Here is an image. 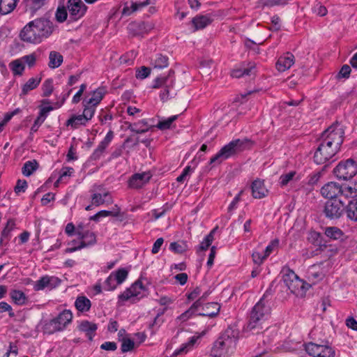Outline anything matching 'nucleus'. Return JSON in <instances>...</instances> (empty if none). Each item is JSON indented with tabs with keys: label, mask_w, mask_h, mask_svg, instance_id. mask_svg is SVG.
<instances>
[{
	"label": "nucleus",
	"mask_w": 357,
	"mask_h": 357,
	"mask_svg": "<svg viewBox=\"0 0 357 357\" xmlns=\"http://www.w3.org/2000/svg\"><path fill=\"white\" fill-rule=\"evenodd\" d=\"M344 139V130L338 123H335L326 129L318 139L313 160L317 165H324L333 160L340 151Z\"/></svg>",
	"instance_id": "nucleus-1"
},
{
	"label": "nucleus",
	"mask_w": 357,
	"mask_h": 357,
	"mask_svg": "<svg viewBox=\"0 0 357 357\" xmlns=\"http://www.w3.org/2000/svg\"><path fill=\"white\" fill-rule=\"evenodd\" d=\"M53 31V22L40 17L26 24L20 31L19 37L24 43L37 45L49 38Z\"/></svg>",
	"instance_id": "nucleus-2"
},
{
	"label": "nucleus",
	"mask_w": 357,
	"mask_h": 357,
	"mask_svg": "<svg viewBox=\"0 0 357 357\" xmlns=\"http://www.w3.org/2000/svg\"><path fill=\"white\" fill-rule=\"evenodd\" d=\"M240 332L236 325L228 326L212 344L209 357H228L236 349L240 337Z\"/></svg>",
	"instance_id": "nucleus-3"
},
{
	"label": "nucleus",
	"mask_w": 357,
	"mask_h": 357,
	"mask_svg": "<svg viewBox=\"0 0 357 357\" xmlns=\"http://www.w3.org/2000/svg\"><path fill=\"white\" fill-rule=\"evenodd\" d=\"M245 149V139H236L225 145L213 156L209 164L213 167L221 164L225 160L237 155Z\"/></svg>",
	"instance_id": "nucleus-4"
},
{
	"label": "nucleus",
	"mask_w": 357,
	"mask_h": 357,
	"mask_svg": "<svg viewBox=\"0 0 357 357\" xmlns=\"http://www.w3.org/2000/svg\"><path fill=\"white\" fill-rule=\"evenodd\" d=\"M73 315L70 310H63L56 317L42 322V331L44 333L52 335L64 331L72 322Z\"/></svg>",
	"instance_id": "nucleus-5"
},
{
	"label": "nucleus",
	"mask_w": 357,
	"mask_h": 357,
	"mask_svg": "<svg viewBox=\"0 0 357 357\" xmlns=\"http://www.w3.org/2000/svg\"><path fill=\"white\" fill-rule=\"evenodd\" d=\"M282 279L285 286L297 296H303L310 287V284L301 280L289 267L284 266L282 270Z\"/></svg>",
	"instance_id": "nucleus-6"
},
{
	"label": "nucleus",
	"mask_w": 357,
	"mask_h": 357,
	"mask_svg": "<svg viewBox=\"0 0 357 357\" xmlns=\"http://www.w3.org/2000/svg\"><path fill=\"white\" fill-rule=\"evenodd\" d=\"M333 174L339 180H351L357 174V163L351 158L340 161L334 168Z\"/></svg>",
	"instance_id": "nucleus-7"
},
{
	"label": "nucleus",
	"mask_w": 357,
	"mask_h": 357,
	"mask_svg": "<svg viewBox=\"0 0 357 357\" xmlns=\"http://www.w3.org/2000/svg\"><path fill=\"white\" fill-rule=\"evenodd\" d=\"M268 312V308L266 306L264 299H260L251 311L250 320L247 324V331L258 328L260 325V321Z\"/></svg>",
	"instance_id": "nucleus-8"
},
{
	"label": "nucleus",
	"mask_w": 357,
	"mask_h": 357,
	"mask_svg": "<svg viewBox=\"0 0 357 357\" xmlns=\"http://www.w3.org/2000/svg\"><path fill=\"white\" fill-rule=\"evenodd\" d=\"M144 291L145 287L141 281L137 280L121 293L119 296V298L121 301H130L131 303H135L144 296Z\"/></svg>",
	"instance_id": "nucleus-9"
},
{
	"label": "nucleus",
	"mask_w": 357,
	"mask_h": 357,
	"mask_svg": "<svg viewBox=\"0 0 357 357\" xmlns=\"http://www.w3.org/2000/svg\"><path fill=\"white\" fill-rule=\"evenodd\" d=\"M344 210V204L340 199H332L326 202L324 213L326 218L334 220L340 218Z\"/></svg>",
	"instance_id": "nucleus-10"
},
{
	"label": "nucleus",
	"mask_w": 357,
	"mask_h": 357,
	"mask_svg": "<svg viewBox=\"0 0 357 357\" xmlns=\"http://www.w3.org/2000/svg\"><path fill=\"white\" fill-rule=\"evenodd\" d=\"M306 352L313 357H335V351L328 344L309 342L305 344Z\"/></svg>",
	"instance_id": "nucleus-11"
},
{
	"label": "nucleus",
	"mask_w": 357,
	"mask_h": 357,
	"mask_svg": "<svg viewBox=\"0 0 357 357\" xmlns=\"http://www.w3.org/2000/svg\"><path fill=\"white\" fill-rule=\"evenodd\" d=\"M61 283V280L58 277L45 275L34 282L33 289L36 291H43L45 289L51 291L59 287Z\"/></svg>",
	"instance_id": "nucleus-12"
},
{
	"label": "nucleus",
	"mask_w": 357,
	"mask_h": 357,
	"mask_svg": "<svg viewBox=\"0 0 357 357\" xmlns=\"http://www.w3.org/2000/svg\"><path fill=\"white\" fill-rule=\"evenodd\" d=\"M172 73L174 72L170 70L168 76L157 77L155 80V84L153 85L154 88L162 87V89L160 93V98L162 102L168 100L169 96V89L172 87L174 84V80L171 77Z\"/></svg>",
	"instance_id": "nucleus-13"
},
{
	"label": "nucleus",
	"mask_w": 357,
	"mask_h": 357,
	"mask_svg": "<svg viewBox=\"0 0 357 357\" xmlns=\"http://www.w3.org/2000/svg\"><path fill=\"white\" fill-rule=\"evenodd\" d=\"M68 8L70 13V18L72 20H77L86 13L87 6L82 0H69Z\"/></svg>",
	"instance_id": "nucleus-14"
},
{
	"label": "nucleus",
	"mask_w": 357,
	"mask_h": 357,
	"mask_svg": "<svg viewBox=\"0 0 357 357\" xmlns=\"http://www.w3.org/2000/svg\"><path fill=\"white\" fill-rule=\"evenodd\" d=\"M321 195L328 199H337L341 195L342 185L337 182H328L320 190Z\"/></svg>",
	"instance_id": "nucleus-15"
},
{
	"label": "nucleus",
	"mask_w": 357,
	"mask_h": 357,
	"mask_svg": "<svg viewBox=\"0 0 357 357\" xmlns=\"http://www.w3.org/2000/svg\"><path fill=\"white\" fill-rule=\"evenodd\" d=\"M151 177L150 174L147 172L135 174L128 181V187L133 189L141 188L149 181Z\"/></svg>",
	"instance_id": "nucleus-16"
},
{
	"label": "nucleus",
	"mask_w": 357,
	"mask_h": 357,
	"mask_svg": "<svg viewBox=\"0 0 357 357\" xmlns=\"http://www.w3.org/2000/svg\"><path fill=\"white\" fill-rule=\"evenodd\" d=\"M295 62L294 56L290 52H286L280 56L275 64L276 69L279 72H284L289 69Z\"/></svg>",
	"instance_id": "nucleus-17"
},
{
	"label": "nucleus",
	"mask_w": 357,
	"mask_h": 357,
	"mask_svg": "<svg viewBox=\"0 0 357 357\" xmlns=\"http://www.w3.org/2000/svg\"><path fill=\"white\" fill-rule=\"evenodd\" d=\"M113 199L109 192L104 191L102 192H93L91 195V203L95 206H99L100 205L107 204H112Z\"/></svg>",
	"instance_id": "nucleus-18"
},
{
	"label": "nucleus",
	"mask_w": 357,
	"mask_h": 357,
	"mask_svg": "<svg viewBox=\"0 0 357 357\" xmlns=\"http://www.w3.org/2000/svg\"><path fill=\"white\" fill-rule=\"evenodd\" d=\"M252 195L255 199H262L268 194L264 181L259 179L254 181L251 185Z\"/></svg>",
	"instance_id": "nucleus-19"
},
{
	"label": "nucleus",
	"mask_w": 357,
	"mask_h": 357,
	"mask_svg": "<svg viewBox=\"0 0 357 357\" xmlns=\"http://www.w3.org/2000/svg\"><path fill=\"white\" fill-rule=\"evenodd\" d=\"M77 328L79 331L85 333L89 340H92L96 334L98 326L94 323L90 322L87 320H83L79 322Z\"/></svg>",
	"instance_id": "nucleus-20"
},
{
	"label": "nucleus",
	"mask_w": 357,
	"mask_h": 357,
	"mask_svg": "<svg viewBox=\"0 0 357 357\" xmlns=\"http://www.w3.org/2000/svg\"><path fill=\"white\" fill-rule=\"evenodd\" d=\"M213 19L209 15H198L192 18V24L194 26V31L203 29L211 24Z\"/></svg>",
	"instance_id": "nucleus-21"
},
{
	"label": "nucleus",
	"mask_w": 357,
	"mask_h": 357,
	"mask_svg": "<svg viewBox=\"0 0 357 357\" xmlns=\"http://www.w3.org/2000/svg\"><path fill=\"white\" fill-rule=\"evenodd\" d=\"M220 310V306L218 303L211 302L208 303L202 307V312H199L197 314L202 317H215Z\"/></svg>",
	"instance_id": "nucleus-22"
},
{
	"label": "nucleus",
	"mask_w": 357,
	"mask_h": 357,
	"mask_svg": "<svg viewBox=\"0 0 357 357\" xmlns=\"http://www.w3.org/2000/svg\"><path fill=\"white\" fill-rule=\"evenodd\" d=\"M105 94V89L102 88H98L93 91L91 98H89V99H84L83 102H85L86 105H90L91 106L96 107V106L102 100Z\"/></svg>",
	"instance_id": "nucleus-23"
},
{
	"label": "nucleus",
	"mask_w": 357,
	"mask_h": 357,
	"mask_svg": "<svg viewBox=\"0 0 357 357\" xmlns=\"http://www.w3.org/2000/svg\"><path fill=\"white\" fill-rule=\"evenodd\" d=\"M199 338V336L191 337L188 342L181 344L179 349H176L174 351L172 356H177L178 355L187 354L188 351H191L193 349L195 344H196Z\"/></svg>",
	"instance_id": "nucleus-24"
},
{
	"label": "nucleus",
	"mask_w": 357,
	"mask_h": 357,
	"mask_svg": "<svg viewBox=\"0 0 357 357\" xmlns=\"http://www.w3.org/2000/svg\"><path fill=\"white\" fill-rule=\"evenodd\" d=\"M218 229V227H215L209 232L208 235L206 236V237L204 238V240L201 242L199 245L196 249L197 253H199V252L206 251L208 249V248L210 247V245H211L212 242L214 240V234Z\"/></svg>",
	"instance_id": "nucleus-25"
},
{
	"label": "nucleus",
	"mask_w": 357,
	"mask_h": 357,
	"mask_svg": "<svg viewBox=\"0 0 357 357\" xmlns=\"http://www.w3.org/2000/svg\"><path fill=\"white\" fill-rule=\"evenodd\" d=\"M76 309L80 312H86L89 311L91 303V301L84 296H78L75 301Z\"/></svg>",
	"instance_id": "nucleus-26"
},
{
	"label": "nucleus",
	"mask_w": 357,
	"mask_h": 357,
	"mask_svg": "<svg viewBox=\"0 0 357 357\" xmlns=\"http://www.w3.org/2000/svg\"><path fill=\"white\" fill-rule=\"evenodd\" d=\"M87 121L82 114L72 115L66 121V126H70L73 129L78 128L81 126H86Z\"/></svg>",
	"instance_id": "nucleus-27"
},
{
	"label": "nucleus",
	"mask_w": 357,
	"mask_h": 357,
	"mask_svg": "<svg viewBox=\"0 0 357 357\" xmlns=\"http://www.w3.org/2000/svg\"><path fill=\"white\" fill-rule=\"evenodd\" d=\"M128 31L132 36L142 35L144 31V23L142 22H132L128 25Z\"/></svg>",
	"instance_id": "nucleus-28"
},
{
	"label": "nucleus",
	"mask_w": 357,
	"mask_h": 357,
	"mask_svg": "<svg viewBox=\"0 0 357 357\" xmlns=\"http://www.w3.org/2000/svg\"><path fill=\"white\" fill-rule=\"evenodd\" d=\"M169 59L162 54H156L151 59V64L154 68L162 69L167 67Z\"/></svg>",
	"instance_id": "nucleus-29"
},
{
	"label": "nucleus",
	"mask_w": 357,
	"mask_h": 357,
	"mask_svg": "<svg viewBox=\"0 0 357 357\" xmlns=\"http://www.w3.org/2000/svg\"><path fill=\"white\" fill-rule=\"evenodd\" d=\"M10 296L15 304L23 305L27 301L26 294L20 290L12 289L10 291Z\"/></svg>",
	"instance_id": "nucleus-30"
},
{
	"label": "nucleus",
	"mask_w": 357,
	"mask_h": 357,
	"mask_svg": "<svg viewBox=\"0 0 357 357\" xmlns=\"http://www.w3.org/2000/svg\"><path fill=\"white\" fill-rule=\"evenodd\" d=\"M128 128L132 132L137 134L145 133L149 130V127H147V122L145 119H142L137 123L133 124L130 123Z\"/></svg>",
	"instance_id": "nucleus-31"
},
{
	"label": "nucleus",
	"mask_w": 357,
	"mask_h": 357,
	"mask_svg": "<svg viewBox=\"0 0 357 357\" xmlns=\"http://www.w3.org/2000/svg\"><path fill=\"white\" fill-rule=\"evenodd\" d=\"M63 60V57L59 52L51 51L49 54L48 66L50 68H56L61 65Z\"/></svg>",
	"instance_id": "nucleus-32"
},
{
	"label": "nucleus",
	"mask_w": 357,
	"mask_h": 357,
	"mask_svg": "<svg viewBox=\"0 0 357 357\" xmlns=\"http://www.w3.org/2000/svg\"><path fill=\"white\" fill-rule=\"evenodd\" d=\"M347 217L354 222H357V199L351 200L345 207Z\"/></svg>",
	"instance_id": "nucleus-33"
},
{
	"label": "nucleus",
	"mask_w": 357,
	"mask_h": 357,
	"mask_svg": "<svg viewBox=\"0 0 357 357\" xmlns=\"http://www.w3.org/2000/svg\"><path fill=\"white\" fill-rule=\"evenodd\" d=\"M17 0H0V13L6 15L11 13L16 7Z\"/></svg>",
	"instance_id": "nucleus-34"
},
{
	"label": "nucleus",
	"mask_w": 357,
	"mask_h": 357,
	"mask_svg": "<svg viewBox=\"0 0 357 357\" xmlns=\"http://www.w3.org/2000/svg\"><path fill=\"white\" fill-rule=\"evenodd\" d=\"M38 167V162L36 160L26 161L22 168V173L25 176H30Z\"/></svg>",
	"instance_id": "nucleus-35"
},
{
	"label": "nucleus",
	"mask_w": 357,
	"mask_h": 357,
	"mask_svg": "<svg viewBox=\"0 0 357 357\" xmlns=\"http://www.w3.org/2000/svg\"><path fill=\"white\" fill-rule=\"evenodd\" d=\"M79 238L82 240L81 243H84L85 245V248L93 245L96 243V234L89 230H86L79 236Z\"/></svg>",
	"instance_id": "nucleus-36"
},
{
	"label": "nucleus",
	"mask_w": 357,
	"mask_h": 357,
	"mask_svg": "<svg viewBox=\"0 0 357 357\" xmlns=\"http://www.w3.org/2000/svg\"><path fill=\"white\" fill-rule=\"evenodd\" d=\"M74 173V169L70 167H63L59 172V177L55 182V186H58L59 183H66L68 177Z\"/></svg>",
	"instance_id": "nucleus-37"
},
{
	"label": "nucleus",
	"mask_w": 357,
	"mask_h": 357,
	"mask_svg": "<svg viewBox=\"0 0 357 357\" xmlns=\"http://www.w3.org/2000/svg\"><path fill=\"white\" fill-rule=\"evenodd\" d=\"M15 222L13 219H9L7 221L6 225L3 228V229L1 231V236L3 238H6V243L8 244V241H10L11 238V231L15 229Z\"/></svg>",
	"instance_id": "nucleus-38"
},
{
	"label": "nucleus",
	"mask_w": 357,
	"mask_h": 357,
	"mask_svg": "<svg viewBox=\"0 0 357 357\" xmlns=\"http://www.w3.org/2000/svg\"><path fill=\"white\" fill-rule=\"evenodd\" d=\"M9 67L14 75H22L24 70V65L22 60L15 59L9 63Z\"/></svg>",
	"instance_id": "nucleus-39"
},
{
	"label": "nucleus",
	"mask_w": 357,
	"mask_h": 357,
	"mask_svg": "<svg viewBox=\"0 0 357 357\" xmlns=\"http://www.w3.org/2000/svg\"><path fill=\"white\" fill-rule=\"evenodd\" d=\"M178 117V115H173L166 119L159 121L155 126L157 128L161 130L169 129L173 122H174Z\"/></svg>",
	"instance_id": "nucleus-40"
},
{
	"label": "nucleus",
	"mask_w": 357,
	"mask_h": 357,
	"mask_svg": "<svg viewBox=\"0 0 357 357\" xmlns=\"http://www.w3.org/2000/svg\"><path fill=\"white\" fill-rule=\"evenodd\" d=\"M40 79L30 78L22 86V93L26 95L29 91L36 89L40 84Z\"/></svg>",
	"instance_id": "nucleus-41"
},
{
	"label": "nucleus",
	"mask_w": 357,
	"mask_h": 357,
	"mask_svg": "<svg viewBox=\"0 0 357 357\" xmlns=\"http://www.w3.org/2000/svg\"><path fill=\"white\" fill-rule=\"evenodd\" d=\"M322 278V273L317 271L315 266H312L307 271V278L312 284H315L317 281L321 280Z\"/></svg>",
	"instance_id": "nucleus-42"
},
{
	"label": "nucleus",
	"mask_w": 357,
	"mask_h": 357,
	"mask_svg": "<svg viewBox=\"0 0 357 357\" xmlns=\"http://www.w3.org/2000/svg\"><path fill=\"white\" fill-rule=\"evenodd\" d=\"M47 1V0H26L27 6L33 15L40 9Z\"/></svg>",
	"instance_id": "nucleus-43"
},
{
	"label": "nucleus",
	"mask_w": 357,
	"mask_h": 357,
	"mask_svg": "<svg viewBox=\"0 0 357 357\" xmlns=\"http://www.w3.org/2000/svg\"><path fill=\"white\" fill-rule=\"evenodd\" d=\"M325 234L332 239L337 240L342 238L343 232L337 227H331L326 229Z\"/></svg>",
	"instance_id": "nucleus-44"
},
{
	"label": "nucleus",
	"mask_w": 357,
	"mask_h": 357,
	"mask_svg": "<svg viewBox=\"0 0 357 357\" xmlns=\"http://www.w3.org/2000/svg\"><path fill=\"white\" fill-rule=\"evenodd\" d=\"M113 138H114V132H113V131L109 130L107 133L105 138L99 143L96 149H98L100 151L101 150L102 151H105L107 148L109 146V145L112 142Z\"/></svg>",
	"instance_id": "nucleus-45"
},
{
	"label": "nucleus",
	"mask_w": 357,
	"mask_h": 357,
	"mask_svg": "<svg viewBox=\"0 0 357 357\" xmlns=\"http://www.w3.org/2000/svg\"><path fill=\"white\" fill-rule=\"evenodd\" d=\"M52 109H53V107L51 106L42 107L40 109L39 114H38V117L36 118V119L34 121V123H36V124H38L39 126H41L43 123V122L45 121V119L48 115V113L50 111H52Z\"/></svg>",
	"instance_id": "nucleus-46"
},
{
	"label": "nucleus",
	"mask_w": 357,
	"mask_h": 357,
	"mask_svg": "<svg viewBox=\"0 0 357 357\" xmlns=\"http://www.w3.org/2000/svg\"><path fill=\"white\" fill-rule=\"evenodd\" d=\"M114 278L117 284L123 283L128 275V271L126 268H119L116 271L113 272Z\"/></svg>",
	"instance_id": "nucleus-47"
},
{
	"label": "nucleus",
	"mask_w": 357,
	"mask_h": 357,
	"mask_svg": "<svg viewBox=\"0 0 357 357\" xmlns=\"http://www.w3.org/2000/svg\"><path fill=\"white\" fill-rule=\"evenodd\" d=\"M296 175L295 171H291L287 174H282L279 178V183L281 186L287 185L291 181H292Z\"/></svg>",
	"instance_id": "nucleus-48"
},
{
	"label": "nucleus",
	"mask_w": 357,
	"mask_h": 357,
	"mask_svg": "<svg viewBox=\"0 0 357 357\" xmlns=\"http://www.w3.org/2000/svg\"><path fill=\"white\" fill-rule=\"evenodd\" d=\"M84 107V111L82 115L84 119L89 122L94 116L96 112V107L91 106L90 105H86L85 102H82Z\"/></svg>",
	"instance_id": "nucleus-49"
},
{
	"label": "nucleus",
	"mask_w": 357,
	"mask_h": 357,
	"mask_svg": "<svg viewBox=\"0 0 357 357\" xmlns=\"http://www.w3.org/2000/svg\"><path fill=\"white\" fill-rule=\"evenodd\" d=\"M43 89V96L48 97L50 96L53 91V82L52 79H49L44 82L42 86Z\"/></svg>",
	"instance_id": "nucleus-50"
},
{
	"label": "nucleus",
	"mask_w": 357,
	"mask_h": 357,
	"mask_svg": "<svg viewBox=\"0 0 357 357\" xmlns=\"http://www.w3.org/2000/svg\"><path fill=\"white\" fill-rule=\"evenodd\" d=\"M263 6L273 7L275 6H284L288 3V0H259Z\"/></svg>",
	"instance_id": "nucleus-51"
},
{
	"label": "nucleus",
	"mask_w": 357,
	"mask_h": 357,
	"mask_svg": "<svg viewBox=\"0 0 357 357\" xmlns=\"http://www.w3.org/2000/svg\"><path fill=\"white\" fill-rule=\"evenodd\" d=\"M341 195L345 197H354L357 196V190L349 185H342Z\"/></svg>",
	"instance_id": "nucleus-52"
},
{
	"label": "nucleus",
	"mask_w": 357,
	"mask_h": 357,
	"mask_svg": "<svg viewBox=\"0 0 357 357\" xmlns=\"http://www.w3.org/2000/svg\"><path fill=\"white\" fill-rule=\"evenodd\" d=\"M135 342L130 338H123L122 340L121 349L123 353L130 351L134 349Z\"/></svg>",
	"instance_id": "nucleus-53"
},
{
	"label": "nucleus",
	"mask_w": 357,
	"mask_h": 357,
	"mask_svg": "<svg viewBox=\"0 0 357 357\" xmlns=\"http://www.w3.org/2000/svg\"><path fill=\"white\" fill-rule=\"evenodd\" d=\"M109 215L117 216L118 214L117 213L114 214L110 211L102 210V211L98 212L95 215L91 216L89 220L95 221V222H98L101 218H105V217H107Z\"/></svg>",
	"instance_id": "nucleus-54"
},
{
	"label": "nucleus",
	"mask_w": 357,
	"mask_h": 357,
	"mask_svg": "<svg viewBox=\"0 0 357 357\" xmlns=\"http://www.w3.org/2000/svg\"><path fill=\"white\" fill-rule=\"evenodd\" d=\"M280 241L275 238L273 240L266 248L264 257H268L273 251L276 250L279 247Z\"/></svg>",
	"instance_id": "nucleus-55"
},
{
	"label": "nucleus",
	"mask_w": 357,
	"mask_h": 357,
	"mask_svg": "<svg viewBox=\"0 0 357 357\" xmlns=\"http://www.w3.org/2000/svg\"><path fill=\"white\" fill-rule=\"evenodd\" d=\"M116 282L114 278V273H111L105 282L104 288L107 291H112L116 287Z\"/></svg>",
	"instance_id": "nucleus-56"
},
{
	"label": "nucleus",
	"mask_w": 357,
	"mask_h": 357,
	"mask_svg": "<svg viewBox=\"0 0 357 357\" xmlns=\"http://www.w3.org/2000/svg\"><path fill=\"white\" fill-rule=\"evenodd\" d=\"M169 250L176 254H182L185 250V245L184 244H180L177 242H172L169 245Z\"/></svg>",
	"instance_id": "nucleus-57"
},
{
	"label": "nucleus",
	"mask_w": 357,
	"mask_h": 357,
	"mask_svg": "<svg viewBox=\"0 0 357 357\" xmlns=\"http://www.w3.org/2000/svg\"><path fill=\"white\" fill-rule=\"evenodd\" d=\"M68 16L67 10L64 7H59L56 11L55 17L59 22H63Z\"/></svg>",
	"instance_id": "nucleus-58"
},
{
	"label": "nucleus",
	"mask_w": 357,
	"mask_h": 357,
	"mask_svg": "<svg viewBox=\"0 0 357 357\" xmlns=\"http://www.w3.org/2000/svg\"><path fill=\"white\" fill-rule=\"evenodd\" d=\"M151 73V69L146 66H142L136 72V77L138 79H145Z\"/></svg>",
	"instance_id": "nucleus-59"
},
{
	"label": "nucleus",
	"mask_w": 357,
	"mask_h": 357,
	"mask_svg": "<svg viewBox=\"0 0 357 357\" xmlns=\"http://www.w3.org/2000/svg\"><path fill=\"white\" fill-rule=\"evenodd\" d=\"M27 188V182L25 180L19 179L17 181V184L15 187V192L16 194H20L21 192H24Z\"/></svg>",
	"instance_id": "nucleus-60"
},
{
	"label": "nucleus",
	"mask_w": 357,
	"mask_h": 357,
	"mask_svg": "<svg viewBox=\"0 0 357 357\" xmlns=\"http://www.w3.org/2000/svg\"><path fill=\"white\" fill-rule=\"evenodd\" d=\"M245 73V67L244 66V64L242 63L241 65L240 68H234L231 71V76L232 77L239 78V77H243Z\"/></svg>",
	"instance_id": "nucleus-61"
},
{
	"label": "nucleus",
	"mask_w": 357,
	"mask_h": 357,
	"mask_svg": "<svg viewBox=\"0 0 357 357\" xmlns=\"http://www.w3.org/2000/svg\"><path fill=\"white\" fill-rule=\"evenodd\" d=\"M259 68L255 62L247 63V76H255L258 72Z\"/></svg>",
	"instance_id": "nucleus-62"
},
{
	"label": "nucleus",
	"mask_w": 357,
	"mask_h": 357,
	"mask_svg": "<svg viewBox=\"0 0 357 357\" xmlns=\"http://www.w3.org/2000/svg\"><path fill=\"white\" fill-rule=\"evenodd\" d=\"M313 11L317 15L323 17L327 14L326 8L321 4L320 3H317L313 8Z\"/></svg>",
	"instance_id": "nucleus-63"
},
{
	"label": "nucleus",
	"mask_w": 357,
	"mask_h": 357,
	"mask_svg": "<svg viewBox=\"0 0 357 357\" xmlns=\"http://www.w3.org/2000/svg\"><path fill=\"white\" fill-rule=\"evenodd\" d=\"M351 71V69L349 66L344 65L341 68V69L337 75V78H339V79L340 78H348L350 75Z\"/></svg>",
	"instance_id": "nucleus-64"
}]
</instances>
